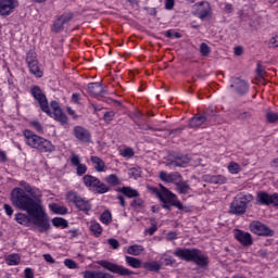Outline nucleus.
<instances>
[{"label": "nucleus", "instance_id": "nucleus-57", "mask_svg": "<svg viewBox=\"0 0 278 278\" xmlns=\"http://www.w3.org/2000/svg\"><path fill=\"white\" fill-rule=\"evenodd\" d=\"M3 210L7 214V216H12V214H14V208H12V206L10 204H4Z\"/></svg>", "mask_w": 278, "mask_h": 278}, {"label": "nucleus", "instance_id": "nucleus-14", "mask_svg": "<svg viewBox=\"0 0 278 278\" xmlns=\"http://www.w3.org/2000/svg\"><path fill=\"white\" fill-rule=\"evenodd\" d=\"M73 16L74 15L71 12L61 14L56 20L53 21L51 31H53V34L64 31V25H68V23L73 21Z\"/></svg>", "mask_w": 278, "mask_h": 278}, {"label": "nucleus", "instance_id": "nucleus-42", "mask_svg": "<svg viewBox=\"0 0 278 278\" xmlns=\"http://www.w3.org/2000/svg\"><path fill=\"white\" fill-rule=\"evenodd\" d=\"M242 167L240 166V164L236 162H230L228 164V173H230V175H238V173H240Z\"/></svg>", "mask_w": 278, "mask_h": 278}, {"label": "nucleus", "instance_id": "nucleus-10", "mask_svg": "<svg viewBox=\"0 0 278 278\" xmlns=\"http://www.w3.org/2000/svg\"><path fill=\"white\" fill-rule=\"evenodd\" d=\"M98 264L105 270L114 273L115 275H119V277H131V275H136V273H134L129 268L122 265H116L110 261L102 260L99 261Z\"/></svg>", "mask_w": 278, "mask_h": 278}, {"label": "nucleus", "instance_id": "nucleus-23", "mask_svg": "<svg viewBox=\"0 0 278 278\" xmlns=\"http://www.w3.org/2000/svg\"><path fill=\"white\" fill-rule=\"evenodd\" d=\"M190 164V159L186 155L174 156L173 160L169 161L168 166L186 168Z\"/></svg>", "mask_w": 278, "mask_h": 278}, {"label": "nucleus", "instance_id": "nucleus-50", "mask_svg": "<svg viewBox=\"0 0 278 278\" xmlns=\"http://www.w3.org/2000/svg\"><path fill=\"white\" fill-rule=\"evenodd\" d=\"M266 119H267V123H277L278 121V114L277 113H273V112H267L266 113Z\"/></svg>", "mask_w": 278, "mask_h": 278}, {"label": "nucleus", "instance_id": "nucleus-47", "mask_svg": "<svg viewBox=\"0 0 278 278\" xmlns=\"http://www.w3.org/2000/svg\"><path fill=\"white\" fill-rule=\"evenodd\" d=\"M64 265L66 266V268H70V270H75V268H78L77 262L72 258H65Z\"/></svg>", "mask_w": 278, "mask_h": 278}, {"label": "nucleus", "instance_id": "nucleus-51", "mask_svg": "<svg viewBox=\"0 0 278 278\" xmlns=\"http://www.w3.org/2000/svg\"><path fill=\"white\" fill-rule=\"evenodd\" d=\"M165 36H166V38H176V39H179V38H181V35H180V33H177V31H175V30H173V29H169V30H167L166 33H165Z\"/></svg>", "mask_w": 278, "mask_h": 278}, {"label": "nucleus", "instance_id": "nucleus-56", "mask_svg": "<svg viewBox=\"0 0 278 278\" xmlns=\"http://www.w3.org/2000/svg\"><path fill=\"white\" fill-rule=\"evenodd\" d=\"M177 238H179V237L177 236V232H175V231H169L166 236V240L168 242H173V240H177Z\"/></svg>", "mask_w": 278, "mask_h": 278}, {"label": "nucleus", "instance_id": "nucleus-31", "mask_svg": "<svg viewBox=\"0 0 278 278\" xmlns=\"http://www.w3.org/2000/svg\"><path fill=\"white\" fill-rule=\"evenodd\" d=\"M89 230L92 232L94 238H101L103 233V226L99 222L93 220L90 223Z\"/></svg>", "mask_w": 278, "mask_h": 278}, {"label": "nucleus", "instance_id": "nucleus-27", "mask_svg": "<svg viewBox=\"0 0 278 278\" xmlns=\"http://www.w3.org/2000/svg\"><path fill=\"white\" fill-rule=\"evenodd\" d=\"M207 121V117L205 115H194L191 119H189V128L190 129H197V127H201L205 122Z\"/></svg>", "mask_w": 278, "mask_h": 278}, {"label": "nucleus", "instance_id": "nucleus-34", "mask_svg": "<svg viewBox=\"0 0 278 278\" xmlns=\"http://www.w3.org/2000/svg\"><path fill=\"white\" fill-rule=\"evenodd\" d=\"M176 190L179 194H188L190 192V185L180 179L176 182Z\"/></svg>", "mask_w": 278, "mask_h": 278}, {"label": "nucleus", "instance_id": "nucleus-32", "mask_svg": "<svg viewBox=\"0 0 278 278\" xmlns=\"http://www.w3.org/2000/svg\"><path fill=\"white\" fill-rule=\"evenodd\" d=\"M206 181L210 184H215L222 186L223 184H227V177L223 175H207L205 176Z\"/></svg>", "mask_w": 278, "mask_h": 278}, {"label": "nucleus", "instance_id": "nucleus-6", "mask_svg": "<svg viewBox=\"0 0 278 278\" xmlns=\"http://www.w3.org/2000/svg\"><path fill=\"white\" fill-rule=\"evenodd\" d=\"M29 94L33 97L34 101L38 103L41 112L47 114V116H52L51 108L49 106V99L47 98V93L45 90L40 88L38 85H33L29 89Z\"/></svg>", "mask_w": 278, "mask_h": 278}, {"label": "nucleus", "instance_id": "nucleus-21", "mask_svg": "<svg viewBox=\"0 0 278 278\" xmlns=\"http://www.w3.org/2000/svg\"><path fill=\"white\" fill-rule=\"evenodd\" d=\"M231 88H235L236 92L239 93L241 97H244L247 92H249V83L240 77L233 79V84Z\"/></svg>", "mask_w": 278, "mask_h": 278}, {"label": "nucleus", "instance_id": "nucleus-59", "mask_svg": "<svg viewBox=\"0 0 278 278\" xmlns=\"http://www.w3.org/2000/svg\"><path fill=\"white\" fill-rule=\"evenodd\" d=\"M175 8V0H165V10H173Z\"/></svg>", "mask_w": 278, "mask_h": 278}, {"label": "nucleus", "instance_id": "nucleus-30", "mask_svg": "<svg viewBox=\"0 0 278 278\" xmlns=\"http://www.w3.org/2000/svg\"><path fill=\"white\" fill-rule=\"evenodd\" d=\"M29 127L36 131V134H39L40 136H45L47 134V128L40 123L38 119H33L29 122Z\"/></svg>", "mask_w": 278, "mask_h": 278}, {"label": "nucleus", "instance_id": "nucleus-61", "mask_svg": "<svg viewBox=\"0 0 278 278\" xmlns=\"http://www.w3.org/2000/svg\"><path fill=\"white\" fill-rule=\"evenodd\" d=\"M117 201L122 207H125L127 203L125 202V198L123 195H117Z\"/></svg>", "mask_w": 278, "mask_h": 278}, {"label": "nucleus", "instance_id": "nucleus-39", "mask_svg": "<svg viewBox=\"0 0 278 278\" xmlns=\"http://www.w3.org/2000/svg\"><path fill=\"white\" fill-rule=\"evenodd\" d=\"M99 220L102 225H110L112 223V212H110V210H105L101 213Z\"/></svg>", "mask_w": 278, "mask_h": 278}, {"label": "nucleus", "instance_id": "nucleus-13", "mask_svg": "<svg viewBox=\"0 0 278 278\" xmlns=\"http://www.w3.org/2000/svg\"><path fill=\"white\" fill-rule=\"evenodd\" d=\"M73 136L81 144H90L92 142V132L84 126H75L73 128Z\"/></svg>", "mask_w": 278, "mask_h": 278}, {"label": "nucleus", "instance_id": "nucleus-33", "mask_svg": "<svg viewBox=\"0 0 278 278\" xmlns=\"http://www.w3.org/2000/svg\"><path fill=\"white\" fill-rule=\"evenodd\" d=\"M50 210L53 214H58L59 216H66V214H68V208L66 206L55 203L50 204Z\"/></svg>", "mask_w": 278, "mask_h": 278}, {"label": "nucleus", "instance_id": "nucleus-19", "mask_svg": "<svg viewBox=\"0 0 278 278\" xmlns=\"http://www.w3.org/2000/svg\"><path fill=\"white\" fill-rule=\"evenodd\" d=\"M197 5V12H198V18L201 21H205V18H211L212 16V5L207 1H202L195 3Z\"/></svg>", "mask_w": 278, "mask_h": 278}, {"label": "nucleus", "instance_id": "nucleus-4", "mask_svg": "<svg viewBox=\"0 0 278 278\" xmlns=\"http://www.w3.org/2000/svg\"><path fill=\"white\" fill-rule=\"evenodd\" d=\"M254 197L251 193H239L237 194L232 202L230 203L229 212L235 214V216H242L247 214V207H249V203L253 201Z\"/></svg>", "mask_w": 278, "mask_h": 278}, {"label": "nucleus", "instance_id": "nucleus-22", "mask_svg": "<svg viewBox=\"0 0 278 278\" xmlns=\"http://www.w3.org/2000/svg\"><path fill=\"white\" fill-rule=\"evenodd\" d=\"M83 278H114L113 275L102 270H90L87 269L81 273Z\"/></svg>", "mask_w": 278, "mask_h": 278}, {"label": "nucleus", "instance_id": "nucleus-63", "mask_svg": "<svg viewBox=\"0 0 278 278\" xmlns=\"http://www.w3.org/2000/svg\"><path fill=\"white\" fill-rule=\"evenodd\" d=\"M91 108L93 109V112H101L103 108L99 104L91 103Z\"/></svg>", "mask_w": 278, "mask_h": 278}, {"label": "nucleus", "instance_id": "nucleus-48", "mask_svg": "<svg viewBox=\"0 0 278 278\" xmlns=\"http://www.w3.org/2000/svg\"><path fill=\"white\" fill-rule=\"evenodd\" d=\"M70 240H73L75 238H79V228H72L66 231Z\"/></svg>", "mask_w": 278, "mask_h": 278}, {"label": "nucleus", "instance_id": "nucleus-7", "mask_svg": "<svg viewBox=\"0 0 278 278\" xmlns=\"http://www.w3.org/2000/svg\"><path fill=\"white\" fill-rule=\"evenodd\" d=\"M66 201L68 203H74L76 210L84 212V214H90V212H92V204L90 203V200L83 198L77 191H68L66 193Z\"/></svg>", "mask_w": 278, "mask_h": 278}, {"label": "nucleus", "instance_id": "nucleus-45", "mask_svg": "<svg viewBox=\"0 0 278 278\" xmlns=\"http://www.w3.org/2000/svg\"><path fill=\"white\" fill-rule=\"evenodd\" d=\"M212 52V49H210V46L207 43L203 42L200 45V53L203 58H207L210 53Z\"/></svg>", "mask_w": 278, "mask_h": 278}, {"label": "nucleus", "instance_id": "nucleus-12", "mask_svg": "<svg viewBox=\"0 0 278 278\" xmlns=\"http://www.w3.org/2000/svg\"><path fill=\"white\" fill-rule=\"evenodd\" d=\"M250 231L255 236H261L263 238H273V236H275V230L270 229V227L260 220H254L250 224Z\"/></svg>", "mask_w": 278, "mask_h": 278}, {"label": "nucleus", "instance_id": "nucleus-43", "mask_svg": "<svg viewBox=\"0 0 278 278\" xmlns=\"http://www.w3.org/2000/svg\"><path fill=\"white\" fill-rule=\"evenodd\" d=\"M116 118V112L115 111H106L103 115V121L106 125H110L112 121Z\"/></svg>", "mask_w": 278, "mask_h": 278}, {"label": "nucleus", "instance_id": "nucleus-38", "mask_svg": "<svg viewBox=\"0 0 278 278\" xmlns=\"http://www.w3.org/2000/svg\"><path fill=\"white\" fill-rule=\"evenodd\" d=\"M5 262L8 266H18L21 264V255L10 254L7 256Z\"/></svg>", "mask_w": 278, "mask_h": 278}, {"label": "nucleus", "instance_id": "nucleus-62", "mask_svg": "<svg viewBox=\"0 0 278 278\" xmlns=\"http://www.w3.org/2000/svg\"><path fill=\"white\" fill-rule=\"evenodd\" d=\"M225 12H227V14H231V13L233 12V5L227 3V4L225 5Z\"/></svg>", "mask_w": 278, "mask_h": 278}, {"label": "nucleus", "instance_id": "nucleus-1", "mask_svg": "<svg viewBox=\"0 0 278 278\" xmlns=\"http://www.w3.org/2000/svg\"><path fill=\"white\" fill-rule=\"evenodd\" d=\"M18 186L11 191V203L17 210L26 212L33 216V225L37 227L39 233H46L51 229V223H49V215L42 208V192L38 187H31L29 182L21 180Z\"/></svg>", "mask_w": 278, "mask_h": 278}, {"label": "nucleus", "instance_id": "nucleus-28", "mask_svg": "<svg viewBox=\"0 0 278 278\" xmlns=\"http://www.w3.org/2000/svg\"><path fill=\"white\" fill-rule=\"evenodd\" d=\"M117 192H121L124 197H127V199H138V197H140L138 190L131 189V187L118 188Z\"/></svg>", "mask_w": 278, "mask_h": 278}, {"label": "nucleus", "instance_id": "nucleus-5", "mask_svg": "<svg viewBox=\"0 0 278 278\" xmlns=\"http://www.w3.org/2000/svg\"><path fill=\"white\" fill-rule=\"evenodd\" d=\"M157 198L162 203L164 204V210H170L172 207H177L180 212H184L186 210V206H184V203L179 201V198H177V194L173 193V191L168 190L166 187H162L161 191H157Z\"/></svg>", "mask_w": 278, "mask_h": 278}, {"label": "nucleus", "instance_id": "nucleus-24", "mask_svg": "<svg viewBox=\"0 0 278 278\" xmlns=\"http://www.w3.org/2000/svg\"><path fill=\"white\" fill-rule=\"evenodd\" d=\"M90 162L97 173H105L108 167L105 166V161L99 156L91 155Z\"/></svg>", "mask_w": 278, "mask_h": 278}, {"label": "nucleus", "instance_id": "nucleus-2", "mask_svg": "<svg viewBox=\"0 0 278 278\" xmlns=\"http://www.w3.org/2000/svg\"><path fill=\"white\" fill-rule=\"evenodd\" d=\"M173 255L184 262H192L199 268H207L210 266V256L203 254V251L197 248H177Z\"/></svg>", "mask_w": 278, "mask_h": 278}, {"label": "nucleus", "instance_id": "nucleus-35", "mask_svg": "<svg viewBox=\"0 0 278 278\" xmlns=\"http://www.w3.org/2000/svg\"><path fill=\"white\" fill-rule=\"evenodd\" d=\"M53 227L61 228V229H67L68 227V220H66L64 217H54L51 220Z\"/></svg>", "mask_w": 278, "mask_h": 278}, {"label": "nucleus", "instance_id": "nucleus-11", "mask_svg": "<svg viewBox=\"0 0 278 278\" xmlns=\"http://www.w3.org/2000/svg\"><path fill=\"white\" fill-rule=\"evenodd\" d=\"M255 205L278 207V193L270 194L266 191H258L255 197Z\"/></svg>", "mask_w": 278, "mask_h": 278}, {"label": "nucleus", "instance_id": "nucleus-46", "mask_svg": "<svg viewBox=\"0 0 278 278\" xmlns=\"http://www.w3.org/2000/svg\"><path fill=\"white\" fill-rule=\"evenodd\" d=\"M130 206L134 207L136 211L142 210L144 207V201L140 198L135 199L131 203Z\"/></svg>", "mask_w": 278, "mask_h": 278}, {"label": "nucleus", "instance_id": "nucleus-64", "mask_svg": "<svg viewBox=\"0 0 278 278\" xmlns=\"http://www.w3.org/2000/svg\"><path fill=\"white\" fill-rule=\"evenodd\" d=\"M242 47H236L235 48V55H240L242 53Z\"/></svg>", "mask_w": 278, "mask_h": 278}, {"label": "nucleus", "instance_id": "nucleus-36", "mask_svg": "<svg viewBox=\"0 0 278 278\" xmlns=\"http://www.w3.org/2000/svg\"><path fill=\"white\" fill-rule=\"evenodd\" d=\"M125 262L127 266H130V268H141L142 267V261L140 258H136L134 256H125Z\"/></svg>", "mask_w": 278, "mask_h": 278}, {"label": "nucleus", "instance_id": "nucleus-17", "mask_svg": "<svg viewBox=\"0 0 278 278\" xmlns=\"http://www.w3.org/2000/svg\"><path fill=\"white\" fill-rule=\"evenodd\" d=\"M235 240H237L241 247H253V236L244 230L236 229Z\"/></svg>", "mask_w": 278, "mask_h": 278}, {"label": "nucleus", "instance_id": "nucleus-37", "mask_svg": "<svg viewBox=\"0 0 278 278\" xmlns=\"http://www.w3.org/2000/svg\"><path fill=\"white\" fill-rule=\"evenodd\" d=\"M143 251H144V247L140 244H134L128 247L127 249L128 255H135V256L141 255Z\"/></svg>", "mask_w": 278, "mask_h": 278}, {"label": "nucleus", "instance_id": "nucleus-9", "mask_svg": "<svg viewBox=\"0 0 278 278\" xmlns=\"http://www.w3.org/2000/svg\"><path fill=\"white\" fill-rule=\"evenodd\" d=\"M26 64L28 66L30 75H35L37 79L45 76V72L40 70V62L38 61V54L36 51L29 50L26 54Z\"/></svg>", "mask_w": 278, "mask_h": 278}, {"label": "nucleus", "instance_id": "nucleus-25", "mask_svg": "<svg viewBox=\"0 0 278 278\" xmlns=\"http://www.w3.org/2000/svg\"><path fill=\"white\" fill-rule=\"evenodd\" d=\"M87 91L92 97H101L103 94V85L101 83H89Z\"/></svg>", "mask_w": 278, "mask_h": 278}, {"label": "nucleus", "instance_id": "nucleus-54", "mask_svg": "<svg viewBox=\"0 0 278 278\" xmlns=\"http://www.w3.org/2000/svg\"><path fill=\"white\" fill-rule=\"evenodd\" d=\"M128 175H129V177H132L134 179H138V177H140V170L136 167L130 168Z\"/></svg>", "mask_w": 278, "mask_h": 278}, {"label": "nucleus", "instance_id": "nucleus-8", "mask_svg": "<svg viewBox=\"0 0 278 278\" xmlns=\"http://www.w3.org/2000/svg\"><path fill=\"white\" fill-rule=\"evenodd\" d=\"M83 184L89 190H93L97 194H106L110 192V186L105 185V182L101 181L97 176H92L87 174L83 177Z\"/></svg>", "mask_w": 278, "mask_h": 278}, {"label": "nucleus", "instance_id": "nucleus-60", "mask_svg": "<svg viewBox=\"0 0 278 278\" xmlns=\"http://www.w3.org/2000/svg\"><path fill=\"white\" fill-rule=\"evenodd\" d=\"M42 257L48 264H55V258L51 254H43Z\"/></svg>", "mask_w": 278, "mask_h": 278}, {"label": "nucleus", "instance_id": "nucleus-18", "mask_svg": "<svg viewBox=\"0 0 278 278\" xmlns=\"http://www.w3.org/2000/svg\"><path fill=\"white\" fill-rule=\"evenodd\" d=\"M159 177L161 181H164V184H174L175 186L177 185L178 181H181V179H184V177L179 172L168 173V172L162 170L160 172Z\"/></svg>", "mask_w": 278, "mask_h": 278}, {"label": "nucleus", "instance_id": "nucleus-58", "mask_svg": "<svg viewBox=\"0 0 278 278\" xmlns=\"http://www.w3.org/2000/svg\"><path fill=\"white\" fill-rule=\"evenodd\" d=\"M157 231V224H152L150 228L146 230L149 236H153Z\"/></svg>", "mask_w": 278, "mask_h": 278}, {"label": "nucleus", "instance_id": "nucleus-52", "mask_svg": "<svg viewBox=\"0 0 278 278\" xmlns=\"http://www.w3.org/2000/svg\"><path fill=\"white\" fill-rule=\"evenodd\" d=\"M204 116L210 118V116H218V112H216V109L214 106H210L206 112L204 113Z\"/></svg>", "mask_w": 278, "mask_h": 278}, {"label": "nucleus", "instance_id": "nucleus-29", "mask_svg": "<svg viewBox=\"0 0 278 278\" xmlns=\"http://www.w3.org/2000/svg\"><path fill=\"white\" fill-rule=\"evenodd\" d=\"M144 270H149L150 273H160L162 270V265L156 261H148L143 263Z\"/></svg>", "mask_w": 278, "mask_h": 278}, {"label": "nucleus", "instance_id": "nucleus-20", "mask_svg": "<svg viewBox=\"0 0 278 278\" xmlns=\"http://www.w3.org/2000/svg\"><path fill=\"white\" fill-rule=\"evenodd\" d=\"M17 7L16 0H0V16H10Z\"/></svg>", "mask_w": 278, "mask_h": 278}, {"label": "nucleus", "instance_id": "nucleus-40", "mask_svg": "<svg viewBox=\"0 0 278 278\" xmlns=\"http://www.w3.org/2000/svg\"><path fill=\"white\" fill-rule=\"evenodd\" d=\"M106 184L109 186H112L113 188L116 186H121V179H118V176L116 174H110L109 176L105 177Z\"/></svg>", "mask_w": 278, "mask_h": 278}, {"label": "nucleus", "instance_id": "nucleus-26", "mask_svg": "<svg viewBox=\"0 0 278 278\" xmlns=\"http://www.w3.org/2000/svg\"><path fill=\"white\" fill-rule=\"evenodd\" d=\"M15 220L18 223V225H23V227H29V225L34 223V216H30L29 214L27 215L25 213H16Z\"/></svg>", "mask_w": 278, "mask_h": 278}, {"label": "nucleus", "instance_id": "nucleus-3", "mask_svg": "<svg viewBox=\"0 0 278 278\" xmlns=\"http://www.w3.org/2000/svg\"><path fill=\"white\" fill-rule=\"evenodd\" d=\"M24 142L29 149H34L39 153H48L51 154L55 151V147L51 140L39 136L38 134L34 132V130L24 129L23 130Z\"/></svg>", "mask_w": 278, "mask_h": 278}, {"label": "nucleus", "instance_id": "nucleus-15", "mask_svg": "<svg viewBox=\"0 0 278 278\" xmlns=\"http://www.w3.org/2000/svg\"><path fill=\"white\" fill-rule=\"evenodd\" d=\"M53 110V116L54 121H58L61 123V125H67L68 124V116L62 111V108L60 106V103L55 100H52L50 102V106Z\"/></svg>", "mask_w": 278, "mask_h": 278}, {"label": "nucleus", "instance_id": "nucleus-44", "mask_svg": "<svg viewBox=\"0 0 278 278\" xmlns=\"http://www.w3.org/2000/svg\"><path fill=\"white\" fill-rule=\"evenodd\" d=\"M119 155H122V157H126L127 160H131V157L136 155V152H134L132 148H126L119 153Z\"/></svg>", "mask_w": 278, "mask_h": 278}, {"label": "nucleus", "instance_id": "nucleus-49", "mask_svg": "<svg viewBox=\"0 0 278 278\" xmlns=\"http://www.w3.org/2000/svg\"><path fill=\"white\" fill-rule=\"evenodd\" d=\"M108 244H110L111 249H113L114 251L121 249V243L118 242L117 239H114V238L108 239Z\"/></svg>", "mask_w": 278, "mask_h": 278}, {"label": "nucleus", "instance_id": "nucleus-41", "mask_svg": "<svg viewBox=\"0 0 278 278\" xmlns=\"http://www.w3.org/2000/svg\"><path fill=\"white\" fill-rule=\"evenodd\" d=\"M161 261L164 266H175V264L177 263L175 257H173L172 255H168L167 253L163 254Z\"/></svg>", "mask_w": 278, "mask_h": 278}, {"label": "nucleus", "instance_id": "nucleus-53", "mask_svg": "<svg viewBox=\"0 0 278 278\" xmlns=\"http://www.w3.org/2000/svg\"><path fill=\"white\" fill-rule=\"evenodd\" d=\"M237 118L239 121H249V118H251V112L249 111H243V112H240L237 116Z\"/></svg>", "mask_w": 278, "mask_h": 278}, {"label": "nucleus", "instance_id": "nucleus-16", "mask_svg": "<svg viewBox=\"0 0 278 278\" xmlns=\"http://www.w3.org/2000/svg\"><path fill=\"white\" fill-rule=\"evenodd\" d=\"M70 162L72 166L76 167L77 177H84V175L88 173V166L81 163V157L79 156V154L72 153L70 156Z\"/></svg>", "mask_w": 278, "mask_h": 278}, {"label": "nucleus", "instance_id": "nucleus-55", "mask_svg": "<svg viewBox=\"0 0 278 278\" xmlns=\"http://www.w3.org/2000/svg\"><path fill=\"white\" fill-rule=\"evenodd\" d=\"M80 101L81 94H79L78 92L72 94V103H75V105H79Z\"/></svg>", "mask_w": 278, "mask_h": 278}]
</instances>
